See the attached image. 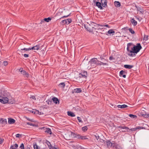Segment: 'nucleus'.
I'll use <instances>...</instances> for the list:
<instances>
[{
    "instance_id": "3c124183",
    "label": "nucleus",
    "mask_w": 149,
    "mask_h": 149,
    "mask_svg": "<svg viewBox=\"0 0 149 149\" xmlns=\"http://www.w3.org/2000/svg\"><path fill=\"white\" fill-rule=\"evenodd\" d=\"M130 130L132 131H135L136 130V128H132L130 129Z\"/></svg>"
},
{
    "instance_id": "c9c22d12",
    "label": "nucleus",
    "mask_w": 149,
    "mask_h": 149,
    "mask_svg": "<svg viewBox=\"0 0 149 149\" xmlns=\"http://www.w3.org/2000/svg\"><path fill=\"white\" fill-rule=\"evenodd\" d=\"M26 124L27 125H29L32 126H35V125L34 124H32L30 122H27L26 123Z\"/></svg>"
},
{
    "instance_id": "a19ab883",
    "label": "nucleus",
    "mask_w": 149,
    "mask_h": 149,
    "mask_svg": "<svg viewBox=\"0 0 149 149\" xmlns=\"http://www.w3.org/2000/svg\"><path fill=\"white\" fill-rule=\"evenodd\" d=\"M33 147L34 149H40V148H38V146L36 144H34Z\"/></svg>"
},
{
    "instance_id": "49530a36",
    "label": "nucleus",
    "mask_w": 149,
    "mask_h": 149,
    "mask_svg": "<svg viewBox=\"0 0 149 149\" xmlns=\"http://www.w3.org/2000/svg\"><path fill=\"white\" fill-rule=\"evenodd\" d=\"M102 62L103 63H107V62H108V60H107L105 59H103V60H102Z\"/></svg>"
},
{
    "instance_id": "473e14b6",
    "label": "nucleus",
    "mask_w": 149,
    "mask_h": 149,
    "mask_svg": "<svg viewBox=\"0 0 149 149\" xmlns=\"http://www.w3.org/2000/svg\"><path fill=\"white\" fill-rule=\"evenodd\" d=\"M108 33L109 34L114 33L115 31L112 29H110L108 31Z\"/></svg>"
},
{
    "instance_id": "a878e982",
    "label": "nucleus",
    "mask_w": 149,
    "mask_h": 149,
    "mask_svg": "<svg viewBox=\"0 0 149 149\" xmlns=\"http://www.w3.org/2000/svg\"><path fill=\"white\" fill-rule=\"evenodd\" d=\"M81 91V90L80 88H77L74 90V92L75 93H80Z\"/></svg>"
},
{
    "instance_id": "c85d7f7f",
    "label": "nucleus",
    "mask_w": 149,
    "mask_h": 149,
    "mask_svg": "<svg viewBox=\"0 0 149 149\" xmlns=\"http://www.w3.org/2000/svg\"><path fill=\"white\" fill-rule=\"evenodd\" d=\"M28 111L31 112L32 113L35 114L38 112V111L36 110H28Z\"/></svg>"
},
{
    "instance_id": "6e6d98bb",
    "label": "nucleus",
    "mask_w": 149,
    "mask_h": 149,
    "mask_svg": "<svg viewBox=\"0 0 149 149\" xmlns=\"http://www.w3.org/2000/svg\"><path fill=\"white\" fill-rule=\"evenodd\" d=\"M3 142V139L0 138V144H1Z\"/></svg>"
},
{
    "instance_id": "393cba45",
    "label": "nucleus",
    "mask_w": 149,
    "mask_h": 149,
    "mask_svg": "<svg viewBox=\"0 0 149 149\" xmlns=\"http://www.w3.org/2000/svg\"><path fill=\"white\" fill-rule=\"evenodd\" d=\"M114 3L115 6L117 7H120V3L119 1H115Z\"/></svg>"
},
{
    "instance_id": "f8f14e48",
    "label": "nucleus",
    "mask_w": 149,
    "mask_h": 149,
    "mask_svg": "<svg viewBox=\"0 0 149 149\" xmlns=\"http://www.w3.org/2000/svg\"><path fill=\"white\" fill-rule=\"evenodd\" d=\"M130 22L133 26H135L137 24V22L134 18L130 20Z\"/></svg>"
},
{
    "instance_id": "e2e57ef3",
    "label": "nucleus",
    "mask_w": 149,
    "mask_h": 149,
    "mask_svg": "<svg viewBox=\"0 0 149 149\" xmlns=\"http://www.w3.org/2000/svg\"><path fill=\"white\" fill-rule=\"evenodd\" d=\"M103 59L104 58H103L102 57H100V59L101 61H102V60H103Z\"/></svg>"
},
{
    "instance_id": "a18cd8bd",
    "label": "nucleus",
    "mask_w": 149,
    "mask_h": 149,
    "mask_svg": "<svg viewBox=\"0 0 149 149\" xmlns=\"http://www.w3.org/2000/svg\"><path fill=\"white\" fill-rule=\"evenodd\" d=\"M46 143H47L48 146L49 147L50 146V147L51 146V143H50V142H49L48 141H47Z\"/></svg>"
},
{
    "instance_id": "72a5a7b5",
    "label": "nucleus",
    "mask_w": 149,
    "mask_h": 149,
    "mask_svg": "<svg viewBox=\"0 0 149 149\" xmlns=\"http://www.w3.org/2000/svg\"><path fill=\"white\" fill-rule=\"evenodd\" d=\"M59 86L61 87H64L65 86V84L64 83H60Z\"/></svg>"
},
{
    "instance_id": "f257e3e1",
    "label": "nucleus",
    "mask_w": 149,
    "mask_h": 149,
    "mask_svg": "<svg viewBox=\"0 0 149 149\" xmlns=\"http://www.w3.org/2000/svg\"><path fill=\"white\" fill-rule=\"evenodd\" d=\"M142 48L140 43H137L135 45L132 43H128L127 48L128 55L131 57L135 56Z\"/></svg>"
},
{
    "instance_id": "bb28decb",
    "label": "nucleus",
    "mask_w": 149,
    "mask_h": 149,
    "mask_svg": "<svg viewBox=\"0 0 149 149\" xmlns=\"http://www.w3.org/2000/svg\"><path fill=\"white\" fill-rule=\"evenodd\" d=\"M45 132L49 134H52L51 130L49 128H47L46 130L45 131Z\"/></svg>"
},
{
    "instance_id": "ea45409f",
    "label": "nucleus",
    "mask_w": 149,
    "mask_h": 149,
    "mask_svg": "<svg viewBox=\"0 0 149 149\" xmlns=\"http://www.w3.org/2000/svg\"><path fill=\"white\" fill-rule=\"evenodd\" d=\"M87 130V127L86 126H84L82 128V130L84 131H86Z\"/></svg>"
},
{
    "instance_id": "09e8293b",
    "label": "nucleus",
    "mask_w": 149,
    "mask_h": 149,
    "mask_svg": "<svg viewBox=\"0 0 149 149\" xmlns=\"http://www.w3.org/2000/svg\"><path fill=\"white\" fill-rule=\"evenodd\" d=\"M3 63L4 65L5 66L7 65L8 64V62L6 61H3Z\"/></svg>"
},
{
    "instance_id": "58836bf2",
    "label": "nucleus",
    "mask_w": 149,
    "mask_h": 149,
    "mask_svg": "<svg viewBox=\"0 0 149 149\" xmlns=\"http://www.w3.org/2000/svg\"><path fill=\"white\" fill-rule=\"evenodd\" d=\"M129 31L131 32V33L132 34H134L135 33L134 31L131 29L129 28L128 29Z\"/></svg>"
},
{
    "instance_id": "cd10ccee",
    "label": "nucleus",
    "mask_w": 149,
    "mask_h": 149,
    "mask_svg": "<svg viewBox=\"0 0 149 149\" xmlns=\"http://www.w3.org/2000/svg\"><path fill=\"white\" fill-rule=\"evenodd\" d=\"M100 26L101 28H100V29H103L104 28V27H106L108 28H109V25L107 24L106 25H100Z\"/></svg>"
},
{
    "instance_id": "338daca9",
    "label": "nucleus",
    "mask_w": 149,
    "mask_h": 149,
    "mask_svg": "<svg viewBox=\"0 0 149 149\" xmlns=\"http://www.w3.org/2000/svg\"><path fill=\"white\" fill-rule=\"evenodd\" d=\"M96 1V0H93V2H95Z\"/></svg>"
},
{
    "instance_id": "2eb2a0df",
    "label": "nucleus",
    "mask_w": 149,
    "mask_h": 149,
    "mask_svg": "<svg viewBox=\"0 0 149 149\" xmlns=\"http://www.w3.org/2000/svg\"><path fill=\"white\" fill-rule=\"evenodd\" d=\"M134 66L133 65H125L124 67L128 69H131Z\"/></svg>"
},
{
    "instance_id": "4468645a",
    "label": "nucleus",
    "mask_w": 149,
    "mask_h": 149,
    "mask_svg": "<svg viewBox=\"0 0 149 149\" xmlns=\"http://www.w3.org/2000/svg\"><path fill=\"white\" fill-rule=\"evenodd\" d=\"M7 121L6 119L1 118L0 119V123L2 124H6L7 123Z\"/></svg>"
},
{
    "instance_id": "79ce46f5",
    "label": "nucleus",
    "mask_w": 149,
    "mask_h": 149,
    "mask_svg": "<svg viewBox=\"0 0 149 149\" xmlns=\"http://www.w3.org/2000/svg\"><path fill=\"white\" fill-rule=\"evenodd\" d=\"M64 14L65 15H64L63 17H61V18H60V19H62V18H64L68 17V16H69L70 14H68V15H66V14H65L64 13Z\"/></svg>"
},
{
    "instance_id": "c756f323",
    "label": "nucleus",
    "mask_w": 149,
    "mask_h": 149,
    "mask_svg": "<svg viewBox=\"0 0 149 149\" xmlns=\"http://www.w3.org/2000/svg\"><path fill=\"white\" fill-rule=\"evenodd\" d=\"M136 7L137 8V11H139L141 13H143V11L139 7H137L136 6Z\"/></svg>"
},
{
    "instance_id": "052dcab7",
    "label": "nucleus",
    "mask_w": 149,
    "mask_h": 149,
    "mask_svg": "<svg viewBox=\"0 0 149 149\" xmlns=\"http://www.w3.org/2000/svg\"><path fill=\"white\" fill-rule=\"evenodd\" d=\"M96 136V138L97 140H98L99 139L100 136H99L98 135L97 136Z\"/></svg>"
},
{
    "instance_id": "37998d69",
    "label": "nucleus",
    "mask_w": 149,
    "mask_h": 149,
    "mask_svg": "<svg viewBox=\"0 0 149 149\" xmlns=\"http://www.w3.org/2000/svg\"><path fill=\"white\" fill-rule=\"evenodd\" d=\"M148 36L144 35L143 37V40L145 41L147 40H148Z\"/></svg>"
},
{
    "instance_id": "dca6fc26",
    "label": "nucleus",
    "mask_w": 149,
    "mask_h": 149,
    "mask_svg": "<svg viewBox=\"0 0 149 149\" xmlns=\"http://www.w3.org/2000/svg\"><path fill=\"white\" fill-rule=\"evenodd\" d=\"M40 47L39 45H36L31 48V50H38Z\"/></svg>"
},
{
    "instance_id": "f704fd0d",
    "label": "nucleus",
    "mask_w": 149,
    "mask_h": 149,
    "mask_svg": "<svg viewBox=\"0 0 149 149\" xmlns=\"http://www.w3.org/2000/svg\"><path fill=\"white\" fill-rule=\"evenodd\" d=\"M115 148L116 149H123L122 147L118 145H116Z\"/></svg>"
},
{
    "instance_id": "5fc2aeb1",
    "label": "nucleus",
    "mask_w": 149,
    "mask_h": 149,
    "mask_svg": "<svg viewBox=\"0 0 149 149\" xmlns=\"http://www.w3.org/2000/svg\"><path fill=\"white\" fill-rule=\"evenodd\" d=\"M109 59L111 61V60H112L113 59H114V58L113 56H111L109 58Z\"/></svg>"
},
{
    "instance_id": "f3484780",
    "label": "nucleus",
    "mask_w": 149,
    "mask_h": 149,
    "mask_svg": "<svg viewBox=\"0 0 149 149\" xmlns=\"http://www.w3.org/2000/svg\"><path fill=\"white\" fill-rule=\"evenodd\" d=\"M119 128H120V129H123V130H122V131L123 132H125L126 131H128V130L129 129L128 127H119Z\"/></svg>"
},
{
    "instance_id": "de8ad7c7",
    "label": "nucleus",
    "mask_w": 149,
    "mask_h": 149,
    "mask_svg": "<svg viewBox=\"0 0 149 149\" xmlns=\"http://www.w3.org/2000/svg\"><path fill=\"white\" fill-rule=\"evenodd\" d=\"M20 148L22 149H24V145L23 143H22L21 144L20 146Z\"/></svg>"
},
{
    "instance_id": "680f3d73",
    "label": "nucleus",
    "mask_w": 149,
    "mask_h": 149,
    "mask_svg": "<svg viewBox=\"0 0 149 149\" xmlns=\"http://www.w3.org/2000/svg\"><path fill=\"white\" fill-rule=\"evenodd\" d=\"M85 26V27L86 28V29H87V30L88 31H90V29H89L88 27H86Z\"/></svg>"
},
{
    "instance_id": "5701e85b",
    "label": "nucleus",
    "mask_w": 149,
    "mask_h": 149,
    "mask_svg": "<svg viewBox=\"0 0 149 149\" xmlns=\"http://www.w3.org/2000/svg\"><path fill=\"white\" fill-rule=\"evenodd\" d=\"M18 147L17 144L16 143L14 145H12L11 146L10 149H17Z\"/></svg>"
},
{
    "instance_id": "7ed1b4c3",
    "label": "nucleus",
    "mask_w": 149,
    "mask_h": 149,
    "mask_svg": "<svg viewBox=\"0 0 149 149\" xmlns=\"http://www.w3.org/2000/svg\"><path fill=\"white\" fill-rule=\"evenodd\" d=\"M87 75V72L86 71H82L81 73L79 74V77L78 78L79 79H81L83 80H84L86 79Z\"/></svg>"
},
{
    "instance_id": "8fccbe9b",
    "label": "nucleus",
    "mask_w": 149,
    "mask_h": 149,
    "mask_svg": "<svg viewBox=\"0 0 149 149\" xmlns=\"http://www.w3.org/2000/svg\"><path fill=\"white\" fill-rule=\"evenodd\" d=\"M136 130L137 129H143L144 128L142 127H136Z\"/></svg>"
},
{
    "instance_id": "bf43d9fd",
    "label": "nucleus",
    "mask_w": 149,
    "mask_h": 149,
    "mask_svg": "<svg viewBox=\"0 0 149 149\" xmlns=\"http://www.w3.org/2000/svg\"><path fill=\"white\" fill-rule=\"evenodd\" d=\"M129 116L131 117L132 118V117H133V116H134V117H136V116H135V115H133L132 114H130L129 115Z\"/></svg>"
},
{
    "instance_id": "ddd939ff",
    "label": "nucleus",
    "mask_w": 149,
    "mask_h": 149,
    "mask_svg": "<svg viewBox=\"0 0 149 149\" xmlns=\"http://www.w3.org/2000/svg\"><path fill=\"white\" fill-rule=\"evenodd\" d=\"M107 146L109 148H110L113 145V144L111 143L110 141H107L106 142Z\"/></svg>"
},
{
    "instance_id": "c03bdc74",
    "label": "nucleus",
    "mask_w": 149,
    "mask_h": 149,
    "mask_svg": "<svg viewBox=\"0 0 149 149\" xmlns=\"http://www.w3.org/2000/svg\"><path fill=\"white\" fill-rule=\"evenodd\" d=\"M77 118L79 122H82V120H81V119L80 117H77Z\"/></svg>"
},
{
    "instance_id": "423d86ee",
    "label": "nucleus",
    "mask_w": 149,
    "mask_h": 149,
    "mask_svg": "<svg viewBox=\"0 0 149 149\" xmlns=\"http://www.w3.org/2000/svg\"><path fill=\"white\" fill-rule=\"evenodd\" d=\"M2 99H0V102L3 104L7 103L9 99L8 98L6 97H1Z\"/></svg>"
},
{
    "instance_id": "0e129e2a",
    "label": "nucleus",
    "mask_w": 149,
    "mask_h": 149,
    "mask_svg": "<svg viewBox=\"0 0 149 149\" xmlns=\"http://www.w3.org/2000/svg\"><path fill=\"white\" fill-rule=\"evenodd\" d=\"M137 117V116H136V117H134V116H133V117H132L133 118H136Z\"/></svg>"
},
{
    "instance_id": "4d7b16f0",
    "label": "nucleus",
    "mask_w": 149,
    "mask_h": 149,
    "mask_svg": "<svg viewBox=\"0 0 149 149\" xmlns=\"http://www.w3.org/2000/svg\"><path fill=\"white\" fill-rule=\"evenodd\" d=\"M20 135H21L19 134H17L16 135V136L17 138H19V136Z\"/></svg>"
},
{
    "instance_id": "13d9d810",
    "label": "nucleus",
    "mask_w": 149,
    "mask_h": 149,
    "mask_svg": "<svg viewBox=\"0 0 149 149\" xmlns=\"http://www.w3.org/2000/svg\"><path fill=\"white\" fill-rule=\"evenodd\" d=\"M30 98H32L33 99H34V100H36L35 97L34 96H32V97H31Z\"/></svg>"
},
{
    "instance_id": "6ab92c4d",
    "label": "nucleus",
    "mask_w": 149,
    "mask_h": 149,
    "mask_svg": "<svg viewBox=\"0 0 149 149\" xmlns=\"http://www.w3.org/2000/svg\"><path fill=\"white\" fill-rule=\"evenodd\" d=\"M46 102L48 105H51L52 104V99H49L46 101Z\"/></svg>"
},
{
    "instance_id": "f03ea898",
    "label": "nucleus",
    "mask_w": 149,
    "mask_h": 149,
    "mask_svg": "<svg viewBox=\"0 0 149 149\" xmlns=\"http://www.w3.org/2000/svg\"><path fill=\"white\" fill-rule=\"evenodd\" d=\"M88 64H90L91 67H91L93 68L95 67L97 65H107L108 64L105 63H103L102 61H100L97 60V58H92L89 61Z\"/></svg>"
},
{
    "instance_id": "9b49d317",
    "label": "nucleus",
    "mask_w": 149,
    "mask_h": 149,
    "mask_svg": "<svg viewBox=\"0 0 149 149\" xmlns=\"http://www.w3.org/2000/svg\"><path fill=\"white\" fill-rule=\"evenodd\" d=\"M52 101H53L54 103L56 104L59 103V101L58 100L56 97H54L52 99Z\"/></svg>"
},
{
    "instance_id": "7c9ffc66",
    "label": "nucleus",
    "mask_w": 149,
    "mask_h": 149,
    "mask_svg": "<svg viewBox=\"0 0 149 149\" xmlns=\"http://www.w3.org/2000/svg\"><path fill=\"white\" fill-rule=\"evenodd\" d=\"M19 71H20L21 72V74L24 75H25V74H26V72L25 71L22 70L21 69H20L19 70Z\"/></svg>"
},
{
    "instance_id": "1a4fd4ad",
    "label": "nucleus",
    "mask_w": 149,
    "mask_h": 149,
    "mask_svg": "<svg viewBox=\"0 0 149 149\" xmlns=\"http://www.w3.org/2000/svg\"><path fill=\"white\" fill-rule=\"evenodd\" d=\"M126 73V72L124 71L123 70H121L120 72V76H122L124 78H125L126 75L125 74H124Z\"/></svg>"
},
{
    "instance_id": "0eeeda50",
    "label": "nucleus",
    "mask_w": 149,
    "mask_h": 149,
    "mask_svg": "<svg viewBox=\"0 0 149 149\" xmlns=\"http://www.w3.org/2000/svg\"><path fill=\"white\" fill-rule=\"evenodd\" d=\"M101 2L103 7H105L107 6V0H101Z\"/></svg>"
},
{
    "instance_id": "e433bc0d",
    "label": "nucleus",
    "mask_w": 149,
    "mask_h": 149,
    "mask_svg": "<svg viewBox=\"0 0 149 149\" xmlns=\"http://www.w3.org/2000/svg\"><path fill=\"white\" fill-rule=\"evenodd\" d=\"M141 115L142 116L145 118H148L149 117V114H142Z\"/></svg>"
},
{
    "instance_id": "6e6552de",
    "label": "nucleus",
    "mask_w": 149,
    "mask_h": 149,
    "mask_svg": "<svg viewBox=\"0 0 149 149\" xmlns=\"http://www.w3.org/2000/svg\"><path fill=\"white\" fill-rule=\"evenodd\" d=\"M51 20V18L50 17H48L47 18H45L44 20H42L40 23L42 24L43 23H44L45 21L47 22H49Z\"/></svg>"
},
{
    "instance_id": "4be33fe9",
    "label": "nucleus",
    "mask_w": 149,
    "mask_h": 149,
    "mask_svg": "<svg viewBox=\"0 0 149 149\" xmlns=\"http://www.w3.org/2000/svg\"><path fill=\"white\" fill-rule=\"evenodd\" d=\"M90 26L92 25L94 26H100V24H97L96 23L93 22H90V24H89Z\"/></svg>"
},
{
    "instance_id": "2f4dec72",
    "label": "nucleus",
    "mask_w": 149,
    "mask_h": 149,
    "mask_svg": "<svg viewBox=\"0 0 149 149\" xmlns=\"http://www.w3.org/2000/svg\"><path fill=\"white\" fill-rule=\"evenodd\" d=\"M73 109L75 110H76L77 111H81V109L79 107H77L73 108Z\"/></svg>"
},
{
    "instance_id": "b1692460",
    "label": "nucleus",
    "mask_w": 149,
    "mask_h": 149,
    "mask_svg": "<svg viewBox=\"0 0 149 149\" xmlns=\"http://www.w3.org/2000/svg\"><path fill=\"white\" fill-rule=\"evenodd\" d=\"M23 50H25L26 51H29V50H31V48H24V49H21L20 50H18V52L20 51L22 52H22V51Z\"/></svg>"
},
{
    "instance_id": "69168bd1",
    "label": "nucleus",
    "mask_w": 149,
    "mask_h": 149,
    "mask_svg": "<svg viewBox=\"0 0 149 149\" xmlns=\"http://www.w3.org/2000/svg\"><path fill=\"white\" fill-rule=\"evenodd\" d=\"M53 149H58L57 148H56L55 147H53Z\"/></svg>"
},
{
    "instance_id": "9d476101",
    "label": "nucleus",
    "mask_w": 149,
    "mask_h": 149,
    "mask_svg": "<svg viewBox=\"0 0 149 149\" xmlns=\"http://www.w3.org/2000/svg\"><path fill=\"white\" fill-rule=\"evenodd\" d=\"M96 6L98 7V8H100V9H103V7L101 6V3L98 1L96 2Z\"/></svg>"
},
{
    "instance_id": "412c9836",
    "label": "nucleus",
    "mask_w": 149,
    "mask_h": 149,
    "mask_svg": "<svg viewBox=\"0 0 149 149\" xmlns=\"http://www.w3.org/2000/svg\"><path fill=\"white\" fill-rule=\"evenodd\" d=\"M118 108H124L127 107L128 106L125 104H123L122 105H118L117 106Z\"/></svg>"
},
{
    "instance_id": "864d4df0",
    "label": "nucleus",
    "mask_w": 149,
    "mask_h": 149,
    "mask_svg": "<svg viewBox=\"0 0 149 149\" xmlns=\"http://www.w3.org/2000/svg\"><path fill=\"white\" fill-rule=\"evenodd\" d=\"M24 75L26 77H29V75L28 73L26 72Z\"/></svg>"
},
{
    "instance_id": "774afa93",
    "label": "nucleus",
    "mask_w": 149,
    "mask_h": 149,
    "mask_svg": "<svg viewBox=\"0 0 149 149\" xmlns=\"http://www.w3.org/2000/svg\"><path fill=\"white\" fill-rule=\"evenodd\" d=\"M27 149H30L29 148H27Z\"/></svg>"
},
{
    "instance_id": "39448f33",
    "label": "nucleus",
    "mask_w": 149,
    "mask_h": 149,
    "mask_svg": "<svg viewBox=\"0 0 149 149\" xmlns=\"http://www.w3.org/2000/svg\"><path fill=\"white\" fill-rule=\"evenodd\" d=\"M72 22L71 19H68L62 20L60 22L62 25L68 24Z\"/></svg>"
},
{
    "instance_id": "20e7f679",
    "label": "nucleus",
    "mask_w": 149,
    "mask_h": 149,
    "mask_svg": "<svg viewBox=\"0 0 149 149\" xmlns=\"http://www.w3.org/2000/svg\"><path fill=\"white\" fill-rule=\"evenodd\" d=\"M71 136L74 138H76L78 139H81L82 140H85L88 139V136H81L79 134H76L72 132H71Z\"/></svg>"
},
{
    "instance_id": "4c0bfd02",
    "label": "nucleus",
    "mask_w": 149,
    "mask_h": 149,
    "mask_svg": "<svg viewBox=\"0 0 149 149\" xmlns=\"http://www.w3.org/2000/svg\"><path fill=\"white\" fill-rule=\"evenodd\" d=\"M25 118L27 120L29 121H30L32 122H35V121L33 119H30L26 117H25Z\"/></svg>"
},
{
    "instance_id": "a211bd4d",
    "label": "nucleus",
    "mask_w": 149,
    "mask_h": 149,
    "mask_svg": "<svg viewBox=\"0 0 149 149\" xmlns=\"http://www.w3.org/2000/svg\"><path fill=\"white\" fill-rule=\"evenodd\" d=\"M15 120L13 119L12 118H9L8 119V122L10 124H13L15 123Z\"/></svg>"
},
{
    "instance_id": "aec40b11",
    "label": "nucleus",
    "mask_w": 149,
    "mask_h": 149,
    "mask_svg": "<svg viewBox=\"0 0 149 149\" xmlns=\"http://www.w3.org/2000/svg\"><path fill=\"white\" fill-rule=\"evenodd\" d=\"M68 115V116L71 117H74L75 115L71 111H68L67 112Z\"/></svg>"
},
{
    "instance_id": "603ef678",
    "label": "nucleus",
    "mask_w": 149,
    "mask_h": 149,
    "mask_svg": "<svg viewBox=\"0 0 149 149\" xmlns=\"http://www.w3.org/2000/svg\"><path fill=\"white\" fill-rule=\"evenodd\" d=\"M24 56L25 58H27L29 57V55L27 54H25L24 55Z\"/></svg>"
}]
</instances>
